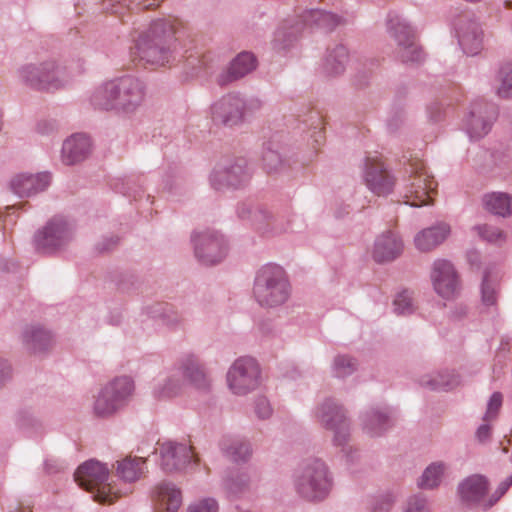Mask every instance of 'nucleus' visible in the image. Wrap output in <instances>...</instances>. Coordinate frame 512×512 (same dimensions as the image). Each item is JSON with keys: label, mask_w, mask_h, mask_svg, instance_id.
Instances as JSON below:
<instances>
[{"label": "nucleus", "mask_w": 512, "mask_h": 512, "mask_svg": "<svg viewBox=\"0 0 512 512\" xmlns=\"http://www.w3.org/2000/svg\"><path fill=\"white\" fill-rule=\"evenodd\" d=\"M76 225L63 216H54L33 237L35 249L46 255L64 251L75 239Z\"/></svg>", "instance_id": "obj_9"}, {"label": "nucleus", "mask_w": 512, "mask_h": 512, "mask_svg": "<svg viewBox=\"0 0 512 512\" xmlns=\"http://www.w3.org/2000/svg\"><path fill=\"white\" fill-rule=\"evenodd\" d=\"M118 241V238L111 237L108 240L103 241V243L99 244L100 251H108L110 250Z\"/></svg>", "instance_id": "obj_64"}, {"label": "nucleus", "mask_w": 512, "mask_h": 512, "mask_svg": "<svg viewBox=\"0 0 512 512\" xmlns=\"http://www.w3.org/2000/svg\"><path fill=\"white\" fill-rule=\"evenodd\" d=\"M106 9L112 13L121 14L125 9L145 10L158 7L163 0H103Z\"/></svg>", "instance_id": "obj_42"}, {"label": "nucleus", "mask_w": 512, "mask_h": 512, "mask_svg": "<svg viewBox=\"0 0 512 512\" xmlns=\"http://www.w3.org/2000/svg\"><path fill=\"white\" fill-rule=\"evenodd\" d=\"M44 468L48 474H53L63 470L64 464L57 459H47L44 462Z\"/></svg>", "instance_id": "obj_60"}, {"label": "nucleus", "mask_w": 512, "mask_h": 512, "mask_svg": "<svg viewBox=\"0 0 512 512\" xmlns=\"http://www.w3.org/2000/svg\"><path fill=\"white\" fill-rule=\"evenodd\" d=\"M191 241L195 256L205 265L220 263L229 251V244L225 235L214 229L193 232Z\"/></svg>", "instance_id": "obj_15"}, {"label": "nucleus", "mask_w": 512, "mask_h": 512, "mask_svg": "<svg viewBox=\"0 0 512 512\" xmlns=\"http://www.w3.org/2000/svg\"><path fill=\"white\" fill-rule=\"evenodd\" d=\"M498 86L496 93L500 98L509 99L512 97V64L503 65L497 76Z\"/></svg>", "instance_id": "obj_45"}, {"label": "nucleus", "mask_w": 512, "mask_h": 512, "mask_svg": "<svg viewBox=\"0 0 512 512\" xmlns=\"http://www.w3.org/2000/svg\"><path fill=\"white\" fill-rule=\"evenodd\" d=\"M242 101H243L242 111H243L244 117L247 114H252V113L259 111L263 106V101L256 96L246 97V96L242 95Z\"/></svg>", "instance_id": "obj_54"}, {"label": "nucleus", "mask_w": 512, "mask_h": 512, "mask_svg": "<svg viewBox=\"0 0 512 512\" xmlns=\"http://www.w3.org/2000/svg\"><path fill=\"white\" fill-rule=\"evenodd\" d=\"M154 497L159 512H177L182 505V493L171 482H162L155 488Z\"/></svg>", "instance_id": "obj_32"}, {"label": "nucleus", "mask_w": 512, "mask_h": 512, "mask_svg": "<svg viewBox=\"0 0 512 512\" xmlns=\"http://www.w3.org/2000/svg\"><path fill=\"white\" fill-rule=\"evenodd\" d=\"M135 390L130 376H118L102 386L92 403V412L98 418H110L122 410L130 401Z\"/></svg>", "instance_id": "obj_6"}, {"label": "nucleus", "mask_w": 512, "mask_h": 512, "mask_svg": "<svg viewBox=\"0 0 512 512\" xmlns=\"http://www.w3.org/2000/svg\"><path fill=\"white\" fill-rule=\"evenodd\" d=\"M250 172L243 158H228L219 161L209 175V183L216 191L238 189L248 182Z\"/></svg>", "instance_id": "obj_14"}, {"label": "nucleus", "mask_w": 512, "mask_h": 512, "mask_svg": "<svg viewBox=\"0 0 512 512\" xmlns=\"http://www.w3.org/2000/svg\"><path fill=\"white\" fill-rule=\"evenodd\" d=\"M447 465L444 462L437 461L428 465L418 478L417 486L423 490H433L437 488L443 479Z\"/></svg>", "instance_id": "obj_40"}, {"label": "nucleus", "mask_w": 512, "mask_h": 512, "mask_svg": "<svg viewBox=\"0 0 512 512\" xmlns=\"http://www.w3.org/2000/svg\"><path fill=\"white\" fill-rule=\"evenodd\" d=\"M503 396L500 392H494L488 403L486 413L483 417L484 422H490L496 419L498 412L502 406Z\"/></svg>", "instance_id": "obj_50"}, {"label": "nucleus", "mask_w": 512, "mask_h": 512, "mask_svg": "<svg viewBox=\"0 0 512 512\" xmlns=\"http://www.w3.org/2000/svg\"><path fill=\"white\" fill-rule=\"evenodd\" d=\"M313 416L324 429L333 433V444H343L351 439V421L343 405L336 399L327 397L319 402Z\"/></svg>", "instance_id": "obj_11"}, {"label": "nucleus", "mask_w": 512, "mask_h": 512, "mask_svg": "<svg viewBox=\"0 0 512 512\" xmlns=\"http://www.w3.org/2000/svg\"><path fill=\"white\" fill-rule=\"evenodd\" d=\"M403 512H430L428 498L420 493L411 495L406 500Z\"/></svg>", "instance_id": "obj_48"}, {"label": "nucleus", "mask_w": 512, "mask_h": 512, "mask_svg": "<svg viewBox=\"0 0 512 512\" xmlns=\"http://www.w3.org/2000/svg\"><path fill=\"white\" fill-rule=\"evenodd\" d=\"M458 44L467 56H476L483 49V31L480 24L469 15L460 16L454 23Z\"/></svg>", "instance_id": "obj_22"}, {"label": "nucleus", "mask_w": 512, "mask_h": 512, "mask_svg": "<svg viewBox=\"0 0 512 512\" xmlns=\"http://www.w3.org/2000/svg\"><path fill=\"white\" fill-rule=\"evenodd\" d=\"M51 180V174L48 172L19 173L11 178L9 186L18 197L28 198L44 192L50 186Z\"/></svg>", "instance_id": "obj_25"}, {"label": "nucleus", "mask_w": 512, "mask_h": 512, "mask_svg": "<svg viewBox=\"0 0 512 512\" xmlns=\"http://www.w3.org/2000/svg\"><path fill=\"white\" fill-rule=\"evenodd\" d=\"M58 129V123L54 119H41L36 124V131L41 135H51Z\"/></svg>", "instance_id": "obj_55"}, {"label": "nucleus", "mask_w": 512, "mask_h": 512, "mask_svg": "<svg viewBox=\"0 0 512 512\" xmlns=\"http://www.w3.org/2000/svg\"><path fill=\"white\" fill-rule=\"evenodd\" d=\"M359 367L358 360L348 354H337L331 362V375L337 379H346L352 376Z\"/></svg>", "instance_id": "obj_41"}, {"label": "nucleus", "mask_w": 512, "mask_h": 512, "mask_svg": "<svg viewBox=\"0 0 512 512\" xmlns=\"http://www.w3.org/2000/svg\"><path fill=\"white\" fill-rule=\"evenodd\" d=\"M219 447L223 455L236 464L248 462L253 454L250 440L243 436H225Z\"/></svg>", "instance_id": "obj_29"}, {"label": "nucleus", "mask_w": 512, "mask_h": 512, "mask_svg": "<svg viewBox=\"0 0 512 512\" xmlns=\"http://www.w3.org/2000/svg\"><path fill=\"white\" fill-rule=\"evenodd\" d=\"M508 489L509 487L507 486V484L504 481H502L499 484L498 488L496 489L495 493L489 499L486 508L493 506L507 492Z\"/></svg>", "instance_id": "obj_61"}, {"label": "nucleus", "mask_w": 512, "mask_h": 512, "mask_svg": "<svg viewBox=\"0 0 512 512\" xmlns=\"http://www.w3.org/2000/svg\"><path fill=\"white\" fill-rule=\"evenodd\" d=\"M290 484L300 499L320 503L331 494L334 476L323 459L310 456L299 461L292 470Z\"/></svg>", "instance_id": "obj_3"}, {"label": "nucleus", "mask_w": 512, "mask_h": 512, "mask_svg": "<svg viewBox=\"0 0 512 512\" xmlns=\"http://www.w3.org/2000/svg\"><path fill=\"white\" fill-rule=\"evenodd\" d=\"M174 369L184 382L200 391H208L211 378L200 357L193 352L182 353L174 363Z\"/></svg>", "instance_id": "obj_18"}, {"label": "nucleus", "mask_w": 512, "mask_h": 512, "mask_svg": "<svg viewBox=\"0 0 512 512\" xmlns=\"http://www.w3.org/2000/svg\"><path fill=\"white\" fill-rule=\"evenodd\" d=\"M132 40L130 58L134 62L164 66L175 58L177 39L174 25L168 19L151 20Z\"/></svg>", "instance_id": "obj_2"}, {"label": "nucleus", "mask_w": 512, "mask_h": 512, "mask_svg": "<svg viewBox=\"0 0 512 512\" xmlns=\"http://www.w3.org/2000/svg\"><path fill=\"white\" fill-rule=\"evenodd\" d=\"M183 384L182 378L173 367L169 374L156 380L153 396L157 399H172L181 393Z\"/></svg>", "instance_id": "obj_36"}, {"label": "nucleus", "mask_w": 512, "mask_h": 512, "mask_svg": "<svg viewBox=\"0 0 512 512\" xmlns=\"http://www.w3.org/2000/svg\"><path fill=\"white\" fill-rule=\"evenodd\" d=\"M18 81L37 91L57 90L69 82L65 70L54 60L25 63L16 70Z\"/></svg>", "instance_id": "obj_7"}, {"label": "nucleus", "mask_w": 512, "mask_h": 512, "mask_svg": "<svg viewBox=\"0 0 512 512\" xmlns=\"http://www.w3.org/2000/svg\"><path fill=\"white\" fill-rule=\"evenodd\" d=\"M12 378L11 364L0 358V388L3 387Z\"/></svg>", "instance_id": "obj_58"}, {"label": "nucleus", "mask_w": 512, "mask_h": 512, "mask_svg": "<svg viewBox=\"0 0 512 512\" xmlns=\"http://www.w3.org/2000/svg\"><path fill=\"white\" fill-rule=\"evenodd\" d=\"M491 435V427L488 422L481 424L476 431V438L480 442H485L489 439Z\"/></svg>", "instance_id": "obj_62"}, {"label": "nucleus", "mask_w": 512, "mask_h": 512, "mask_svg": "<svg viewBox=\"0 0 512 512\" xmlns=\"http://www.w3.org/2000/svg\"><path fill=\"white\" fill-rule=\"evenodd\" d=\"M409 173L403 187L405 204L411 207H422L430 204L431 193L436 189L437 183L428 173L424 164L419 160H409Z\"/></svg>", "instance_id": "obj_12"}, {"label": "nucleus", "mask_w": 512, "mask_h": 512, "mask_svg": "<svg viewBox=\"0 0 512 512\" xmlns=\"http://www.w3.org/2000/svg\"><path fill=\"white\" fill-rule=\"evenodd\" d=\"M218 502L211 497L196 500L188 506L187 512H218Z\"/></svg>", "instance_id": "obj_51"}, {"label": "nucleus", "mask_w": 512, "mask_h": 512, "mask_svg": "<svg viewBox=\"0 0 512 512\" xmlns=\"http://www.w3.org/2000/svg\"><path fill=\"white\" fill-rule=\"evenodd\" d=\"M350 439H347L343 444H333L341 448V453L347 464L353 465L358 462L360 458L359 450L349 444Z\"/></svg>", "instance_id": "obj_53"}, {"label": "nucleus", "mask_w": 512, "mask_h": 512, "mask_svg": "<svg viewBox=\"0 0 512 512\" xmlns=\"http://www.w3.org/2000/svg\"><path fill=\"white\" fill-rule=\"evenodd\" d=\"M427 114L432 122H439L442 120L444 115V107L442 104L435 102L428 106Z\"/></svg>", "instance_id": "obj_57"}, {"label": "nucleus", "mask_w": 512, "mask_h": 512, "mask_svg": "<svg viewBox=\"0 0 512 512\" xmlns=\"http://www.w3.org/2000/svg\"><path fill=\"white\" fill-rule=\"evenodd\" d=\"M18 426L30 436L41 428L40 422L29 413H21L17 420Z\"/></svg>", "instance_id": "obj_52"}, {"label": "nucleus", "mask_w": 512, "mask_h": 512, "mask_svg": "<svg viewBox=\"0 0 512 512\" xmlns=\"http://www.w3.org/2000/svg\"><path fill=\"white\" fill-rule=\"evenodd\" d=\"M24 345L33 353H41L52 345L53 337L50 331L40 325L27 326L22 333Z\"/></svg>", "instance_id": "obj_34"}, {"label": "nucleus", "mask_w": 512, "mask_h": 512, "mask_svg": "<svg viewBox=\"0 0 512 512\" xmlns=\"http://www.w3.org/2000/svg\"><path fill=\"white\" fill-rule=\"evenodd\" d=\"M363 431L371 437H379L389 431L396 422V411L387 405H375L360 416Z\"/></svg>", "instance_id": "obj_23"}, {"label": "nucleus", "mask_w": 512, "mask_h": 512, "mask_svg": "<svg viewBox=\"0 0 512 512\" xmlns=\"http://www.w3.org/2000/svg\"><path fill=\"white\" fill-rule=\"evenodd\" d=\"M451 232L450 225L445 222L419 231L414 237L415 247L421 252H429L443 243Z\"/></svg>", "instance_id": "obj_30"}, {"label": "nucleus", "mask_w": 512, "mask_h": 512, "mask_svg": "<svg viewBox=\"0 0 512 512\" xmlns=\"http://www.w3.org/2000/svg\"><path fill=\"white\" fill-rule=\"evenodd\" d=\"M146 461L142 457H127L117 462V475L127 483L139 480L145 473Z\"/></svg>", "instance_id": "obj_39"}, {"label": "nucleus", "mask_w": 512, "mask_h": 512, "mask_svg": "<svg viewBox=\"0 0 512 512\" xmlns=\"http://www.w3.org/2000/svg\"><path fill=\"white\" fill-rule=\"evenodd\" d=\"M254 413L260 420H266L272 416L273 408L267 397L260 395L255 398Z\"/></svg>", "instance_id": "obj_49"}, {"label": "nucleus", "mask_w": 512, "mask_h": 512, "mask_svg": "<svg viewBox=\"0 0 512 512\" xmlns=\"http://www.w3.org/2000/svg\"><path fill=\"white\" fill-rule=\"evenodd\" d=\"M90 151V138L85 134L76 133L63 142L61 160L66 165H74L86 159Z\"/></svg>", "instance_id": "obj_28"}, {"label": "nucleus", "mask_w": 512, "mask_h": 512, "mask_svg": "<svg viewBox=\"0 0 512 512\" xmlns=\"http://www.w3.org/2000/svg\"><path fill=\"white\" fill-rule=\"evenodd\" d=\"M256 66L257 60L252 53L241 52L230 62L228 68L219 74L217 82L220 86L228 85L251 73Z\"/></svg>", "instance_id": "obj_27"}, {"label": "nucleus", "mask_w": 512, "mask_h": 512, "mask_svg": "<svg viewBox=\"0 0 512 512\" xmlns=\"http://www.w3.org/2000/svg\"><path fill=\"white\" fill-rule=\"evenodd\" d=\"M285 147L280 143L278 137H273L264 143L262 161L264 169L268 173L278 172L285 165Z\"/></svg>", "instance_id": "obj_35"}, {"label": "nucleus", "mask_w": 512, "mask_h": 512, "mask_svg": "<svg viewBox=\"0 0 512 512\" xmlns=\"http://www.w3.org/2000/svg\"><path fill=\"white\" fill-rule=\"evenodd\" d=\"M109 469L97 460H88L78 467L74 480L86 491L92 493L99 503H112L117 498V491L108 483Z\"/></svg>", "instance_id": "obj_10"}, {"label": "nucleus", "mask_w": 512, "mask_h": 512, "mask_svg": "<svg viewBox=\"0 0 512 512\" xmlns=\"http://www.w3.org/2000/svg\"><path fill=\"white\" fill-rule=\"evenodd\" d=\"M237 215L242 220H248L252 226L264 236H274L290 230L280 217L275 215L268 207L240 203Z\"/></svg>", "instance_id": "obj_16"}, {"label": "nucleus", "mask_w": 512, "mask_h": 512, "mask_svg": "<svg viewBox=\"0 0 512 512\" xmlns=\"http://www.w3.org/2000/svg\"><path fill=\"white\" fill-rule=\"evenodd\" d=\"M495 120V107L485 101H477L471 104L463 118L462 129L470 140H479L491 131Z\"/></svg>", "instance_id": "obj_17"}, {"label": "nucleus", "mask_w": 512, "mask_h": 512, "mask_svg": "<svg viewBox=\"0 0 512 512\" xmlns=\"http://www.w3.org/2000/svg\"><path fill=\"white\" fill-rule=\"evenodd\" d=\"M478 236L491 244L502 245L507 240V235L500 228L490 224H480L474 227Z\"/></svg>", "instance_id": "obj_44"}, {"label": "nucleus", "mask_w": 512, "mask_h": 512, "mask_svg": "<svg viewBox=\"0 0 512 512\" xmlns=\"http://www.w3.org/2000/svg\"><path fill=\"white\" fill-rule=\"evenodd\" d=\"M251 482L252 474L249 470L231 471L223 478L224 488L232 494H238L247 490Z\"/></svg>", "instance_id": "obj_43"}, {"label": "nucleus", "mask_w": 512, "mask_h": 512, "mask_svg": "<svg viewBox=\"0 0 512 512\" xmlns=\"http://www.w3.org/2000/svg\"><path fill=\"white\" fill-rule=\"evenodd\" d=\"M147 94L145 82L132 74L102 81L89 96L90 104L103 111L133 115L143 105Z\"/></svg>", "instance_id": "obj_1"}, {"label": "nucleus", "mask_w": 512, "mask_h": 512, "mask_svg": "<svg viewBox=\"0 0 512 512\" xmlns=\"http://www.w3.org/2000/svg\"><path fill=\"white\" fill-rule=\"evenodd\" d=\"M488 481L482 475H471L458 485V493L461 501L467 505H474L486 495Z\"/></svg>", "instance_id": "obj_31"}, {"label": "nucleus", "mask_w": 512, "mask_h": 512, "mask_svg": "<svg viewBox=\"0 0 512 512\" xmlns=\"http://www.w3.org/2000/svg\"><path fill=\"white\" fill-rule=\"evenodd\" d=\"M403 249L401 237L396 232L387 230L376 237L372 257L377 263L391 262L402 254Z\"/></svg>", "instance_id": "obj_26"}, {"label": "nucleus", "mask_w": 512, "mask_h": 512, "mask_svg": "<svg viewBox=\"0 0 512 512\" xmlns=\"http://www.w3.org/2000/svg\"><path fill=\"white\" fill-rule=\"evenodd\" d=\"M349 62L348 49L338 44L329 48L322 62V72L329 77H335L344 73Z\"/></svg>", "instance_id": "obj_33"}, {"label": "nucleus", "mask_w": 512, "mask_h": 512, "mask_svg": "<svg viewBox=\"0 0 512 512\" xmlns=\"http://www.w3.org/2000/svg\"><path fill=\"white\" fill-rule=\"evenodd\" d=\"M342 18L321 9L306 10L297 22L286 21L275 32L272 41L273 48L279 53H285L295 46L298 37L306 30H322L325 32L336 28Z\"/></svg>", "instance_id": "obj_4"}, {"label": "nucleus", "mask_w": 512, "mask_h": 512, "mask_svg": "<svg viewBox=\"0 0 512 512\" xmlns=\"http://www.w3.org/2000/svg\"><path fill=\"white\" fill-rule=\"evenodd\" d=\"M484 208L496 215L507 218L512 214V197L504 192L487 193L482 198Z\"/></svg>", "instance_id": "obj_38"}, {"label": "nucleus", "mask_w": 512, "mask_h": 512, "mask_svg": "<svg viewBox=\"0 0 512 512\" xmlns=\"http://www.w3.org/2000/svg\"><path fill=\"white\" fill-rule=\"evenodd\" d=\"M386 30L396 44L395 54L400 61L411 64L423 61L424 53L415 41V28L406 17L395 11L389 12Z\"/></svg>", "instance_id": "obj_8"}, {"label": "nucleus", "mask_w": 512, "mask_h": 512, "mask_svg": "<svg viewBox=\"0 0 512 512\" xmlns=\"http://www.w3.org/2000/svg\"><path fill=\"white\" fill-rule=\"evenodd\" d=\"M392 506V499L390 496H385L382 498L381 503L379 505H375L373 507L374 512H388Z\"/></svg>", "instance_id": "obj_63"}, {"label": "nucleus", "mask_w": 512, "mask_h": 512, "mask_svg": "<svg viewBox=\"0 0 512 512\" xmlns=\"http://www.w3.org/2000/svg\"><path fill=\"white\" fill-rule=\"evenodd\" d=\"M430 278L435 293L445 300L454 299L460 292V280L454 265L446 259L433 262Z\"/></svg>", "instance_id": "obj_20"}, {"label": "nucleus", "mask_w": 512, "mask_h": 512, "mask_svg": "<svg viewBox=\"0 0 512 512\" xmlns=\"http://www.w3.org/2000/svg\"><path fill=\"white\" fill-rule=\"evenodd\" d=\"M482 303L486 307H493L498 299V285L484 276L481 287Z\"/></svg>", "instance_id": "obj_47"}, {"label": "nucleus", "mask_w": 512, "mask_h": 512, "mask_svg": "<svg viewBox=\"0 0 512 512\" xmlns=\"http://www.w3.org/2000/svg\"><path fill=\"white\" fill-rule=\"evenodd\" d=\"M161 316H162L164 323L171 328H175V327L179 326L181 323V318L178 315V313L175 312L172 309V307H170L168 305L164 306L163 313Z\"/></svg>", "instance_id": "obj_56"}, {"label": "nucleus", "mask_w": 512, "mask_h": 512, "mask_svg": "<svg viewBox=\"0 0 512 512\" xmlns=\"http://www.w3.org/2000/svg\"><path fill=\"white\" fill-rule=\"evenodd\" d=\"M253 295L261 307L284 305L291 296V284L284 268L275 263L261 266L255 274Z\"/></svg>", "instance_id": "obj_5"}, {"label": "nucleus", "mask_w": 512, "mask_h": 512, "mask_svg": "<svg viewBox=\"0 0 512 512\" xmlns=\"http://www.w3.org/2000/svg\"><path fill=\"white\" fill-rule=\"evenodd\" d=\"M242 105V94L227 93L211 105V119L216 124L230 128L240 126L245 120Z\"/></svg>", "instance_id": "obj_21"}, {"label": "nucleus", "mask_w": 512, "mask_h": 512, "mask_svg": "<svg viewBox=\"0 0 512 512\" xmlns=\"http://www.w3.org/2000/svg\"><path fill=\"white\" fill-rule=\"evenodd\" d=\"M362 175L367 188L378 196H385L393 191L394 176L387 170L378 156H366L362 164Z\"/></svg>", "instance_id": "obj_19"}, {"label": "nucleus", "mask_w": 512, "mask_h": 512, "mask_svg": "<svg viewBox=\"0 0 512 512\" xmlns=\"http://www.w3.org/2000/svg\"><path fill=\"white\" fill-rule=\"evenodd\" d=\"M205 64V60L200 55L191 54L187 57V66L193 70L192 76H196Z\"/></svg>", "instance_id": "obj_59"}, {"label": "nucleus", "mask_w": 512, "mask_h": 512, "mask_svg": "<svg viewBox=\"0 0 512 512\" xmlns=\"http://www.w3.org/2000/svg\"><path fill=\"white\" fill-rule=\"evenodd\" d=\"M160 466L166 472L181 471L188 467L194 454L186 442L166 441L160 445Z\"/></svg>", "instance_id": "obj_24"}, {"label": "nucleus", "mask_w": 512, "mask_h": 512, "mask_svg": "<svg viewBox=\"0 0 512 512\" xmlns=\"http://www.w3.org/2000/svg\"><path fill=\"white\" fill-rule=\"evenodd\" d=\"M261 367L258 361L250 356L237 358L226 373L228 389L236 396H245L261 385Z\"/></svg>", "instance_id": "obj_13"}, {"label": "nucleus", "mask_w": 512, "mask_h": 512, "mask_svg": "<svg viewBox=\"0 0 512 512\" xmlns=\"http://www.w3.org/2000/svg\"><path fill=\"white\" fill-rule=\"evenodd\" d=\"M460 383L459 375L454 372H434L420 377L419 384L432 391H448Z\"/></svg>", "instance_id": "obj_37"}, {"label": "nucleus", "mask_w": 512, "mask_h": 512, "mask_svg": "<svg viewBox=\"0 0 512 512\" xmlns=\"http://www.w3.org/2000/svg\"><path fill=\"white\" fill-rule=\"evenodd\" d=\"M393 309L397 315L406 316L414 313L415 304L412 292L404 290L398 293L393 301Z\"/></svg>", "instance_id": "obj_46"}]
</instances>
